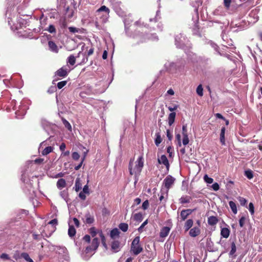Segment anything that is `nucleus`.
Masks as SVG:
<instances>
[{
    "label": "nucleus",
    "instance_id": "c03bdc74",
    "mask_svg": "<svg viewBox=\"0 0 262 262\" xmlns=\"http://www.w3.org/2000/svg\"><path fill=\"white\" fill-rule=\"evenodd\" d=\"M183 144L184 145H186L189 143V138L188 135H185V136H183Z\"/></svg>",
    "mask_w": 262,
    "mask_h": 262
},
{
    "label": "nucleus",
    "instance_id": "393cba45",
    "mask_svg": "<svg viewBox=\"0 0 262 262\" xmlns=\"http://www.w3.org/2000/svg\"><path fill=\"white\" fill-rule=\"evenodd\" d=\"M81 54H82L83 55V59L81 60V61L79 63V64H83L86 63L88 61V57H87L88 55H86L84 53H82L81 52H79L78 53V55L76 56V57H79Z\"/></svg>",
    "mask_w": 262,
    "mask_h": 262
},
{
    "label": "nucleus",
    "instance_id": "9b49d317",
    "mask_svg": "<svg viewBox=\"0 0 262 262\" xmlns=\"http://www.w3.org/2000/svg\"><path fill=\"white\" fill-rule=\"evenodd\" d=\"M201 233V230L198 227H194L191 228L189 231V235L191 237H195L199 235Z\"/></svg>",
    "mask_w": 262,
    "mask_h": 262
},
{
    "label": "nucleus",
    "instance_id": "ddd939ff",
    "mask_svg": "<svg viewBox=\"0 0 262 262\" xmlns=\"http://www.w3.org/2000/svg\"><path fill=\"white\" fill-rule=\"evenodd\" d=\"M208 224L210 226L215 225L219 222V220L216 216H210L208 217Z\"/></svg>",
    "mask_w": 262,
    "mask_h": 262
},
{
    "label": "nucleus",
    "instance_id": "1a4fd4ad",
    "mask_svg": "<svg viewBox=\"0 0 262 262\" xmlns=\"http://www.w3.org/2000/svg\"><path fill=\"white\" fill-rule=\"evenodd\" d=\"M111 249L114 252H117L120 250V243L118 241H114L111 244Z\"/></svg>",
    "mask_w": 262,
    "mask_h": 262
},
{
    "label": "nucleus",
    "instance_id": "a18cd8bd",
    "mask_svg": "<svg viewBox=\"0 0 262 262\" xmlns=\"http://www.w3.org/2000/svg\"><path fill=\"white\" fill-rule=\"evenodd\" d=\"M188 215L184 212V211L183 210L180 213V216L182 221H185L188 217Z\"/></svg>",
    "mask_w": 262,
    "mask_h": 262
},
{
    "label": "nucleus",
    "instance_id": "5701e85b",
    "mask_svg": "<svg viewBox=\"0 0 262 262\" xmlns=\"http://www.w3.org/2000/svg\"><path fill=\"white\" fill-rule=\"evenodd\" d=\"M156 138L155 140V143L156 146H158L162 142V138L161 137L160 133L157 132L156 133Z\"/></svg>",
    "mask_w": 262,
    "mask_h": 262
},
{
    "label": "nucleus",
    "instance_id": "2eb2a0df",
    "mask_svg": "<svg viewBox=\"0 0 262 262\" xmlns=\"http://www.w3.org/2000/svg\"><path fill=\"white\" fill-rule=\"evenodd\" d=\"M191 200V196L189 195H183L179 199V202L181 204H184L186 203H189Z\"/></svg>",
    "mask_w": 262,
    "mask_h": 262
},
{
    "label": "nucleus",
    "instance_id": "5fc2aeb1",
    "mask_svg": "<svg viewBox=\"0 0 262 262\" xmlns=\"http://www.w3.org/2000/svg\"><path fill=\"white\" fill-rule=\"evenodd\" d=\"M210 45L216 51L218 52L219 54H221V53H220L219 51V47L217 46V45L216 44H215V43L214 42H210Z\"/></svg>",
    "mask_w": 262,
    "mask_h": 262
},
{
    "label": "nucleus",
    "instance_id": "b1692460",
    "mask_svg": "<svg viewBox=\"0 0 262 262\" xmlns=\"http://www.w3.org/2000/svg\"><path fill=\"white\" fill-rule=\"evenodd\" d=\"M41 124L42 127L46 131L48 130V128H50V126H51L50 123L45 119L41 120Z\"/></svg>",
    "mask_w": 262,
    "mask_h": 262
},
{
    "label": "nucleus",
    "instance_id": "72a5a7b5",
    "mask_svg": "<svg viewBox=\"0 0 262 262\" xmlns=\"http://www.w3.org/2000/svg\"><path fill=\"white\" fill-rule=\"evenodd\" d=\"M196 93L199 96H202L203 95V89L202 85L200 84L196 88Z\"/></svg>",
    "mask_w": 262,
    "mask_h": 262
},
{
    "label": "nucleus",
    "instance_id": "6e6d98bb",
    "mask_svg": "<svg viewBox=\"0 0 262 262\" xmlns=\"http://www.w3.org/2000/svg\"><path fill=\"white\" fill-rule=\"evenodd\" d=\"M21 258H24L26 261H28L30 259V256L27 253L23 252L21 254Z\"/></svg>",
    "mask_w": 262,
    "mask_h": 262
},
{
    "label": "nucleus",
    "instance_id": "4d7b16f0",
    "mask_svg": "<svg viewBox=\"0 0 262 262\" xmlns=\"http://www.w3.org/2000/svg\"><path fill=\"white\" fill-rule=\"evenodd\" d=\"M211 188L213 190L217 191L220 189V186L217 183H214L212 185Z\"/></svg>",
    "mask_w": 262,
    "mask_h": 262
},
{
    "label": "nucleus",
    "instance_id": "de8ad7c7",
    "mask_svg": "<svg viewBox=\"0 0 262 262\" xmlns=\"http://www.w3.org/2000/svg\"><path fill=\"white\" fill-rule=\"evenodd\" d=\"M72 157L73 160H78L80 158V156H79V154L77 152L75 151L72 153Z\"/></svg>",
    "mask_w": 262,
    "mask_h": 262
},
{
    "label": "nucleus",
    "instance_id": "774afa93",
    "mask_svg": "<svg viewBox=\"0 0 262 262\" xmlns=\"http://www.w3.org/2000/svg\"><path fill=\"white\" fill-rule=\"evenodd\" d=\"M178 107V105L176 104H174L173 106H168V108L170 112H172L173 111L176 110Z\"/></svg>",
    "mask_w": 262,
    "mask_h": 262
},
{
    "label": "nucleus",
    "instance_id": "6e6552de",
    "mask_svg": "<svg viewBox=\"0 0 262 262\" xmlns=\"http://www.w3.org/2000/svg\"><path fill=\"white\" fill-rule=\"evenodd\" d=\"M138 164L136 165L135 169L138 173H140L143 167V159L142 157H140L137 160Z\"/></svg>",
    "mask_w": 262,
    "mask_h": 262
},
{
    "label": "nucleus",
    "instance_id": "412c9836",
    "mask_svg": "<svg viewBox=\"0 0 262 262\" xmlns=\"http://www.w3.org/2000/svg\"><path fill=\"white\" fill-rule=\"evenodd\" d=\"M226 128L223 126L221 128V134H220V141L222 144H225V134Z\"/></svg>",
    "mask_w": 262,
    "mask_h": 262
},
{
    "label": "nucleus",
    "instance_id": "2f4dec72",
    "mask_svg": "<svg viewBox=\"0 0 262 262\" xmlns=\"http://www.w3.org/2000/svg\"><path fill=\"white\" fill-rule=\"evenodd\" d=\"M143 215L141 213H137L134 215V220L137 222H141L143 220Z\"/></svg>",
    "mask_w": 262,
    "mask_h": 262
},
{
    "label": "nucleus",
    "instance_id": "f704fd0d",
    "mask_svg": "<svg viewBox=\"0 0 262 262\" xmlns=\"http://www.w3.org/2000/svg\"><path fill=\"white\" fill-rule=\"evenodd\" d=\"M46 30L48 31L50 33H56V30L55 26L53 25H50L48 29H46Z\"/></svg>",
    "mask_w": 262,
    "mask_h": 262
},
{
    "label": "nucleus",
    "instance_id": "69168bd1",
    "mask_svg": "<svg viewBox=\"0 0 262 262\" xmlns=\"http://www.w3.org/2000/svg\"><path fill=\"white\" fill-rule=\"evenodd\" d=\"M79 197L83 201L86 199L85 193L82 191L80 192L79 194Z\"/></svg>",
    "mask_w": 262,
    "mask_h": 262
},
{
    "label": "nucleus",
    "instance_id": "aec40b11",
    "mask_svg": "<svg viewBox=\"0 0 262 262\" xmlns=\"http://www.w3.org/2000/svg\"><path fill=\"white\" fill-rule=\"evenodd\" d=\"M66 186V182L64 179H60L58 180L57 182V187L58 188L61 189L65 187Z\"/></svg>",
    "mask_w": 262,
    "mask_h": 262
},
{
    "label": "nucleus",
    "instance_id": "bf43d9fd",
    "mask_svg": "<svg viewBox=\"0 0 262 262\" xmlns=\"http://www.w3.org/2000/svg\"><path fill=\"white\" fill-rule=\"evenodd\" d=\"M13 257L15 259V260H17L20 258H21V254L20 255L19 254V253L18 251H16L15 252V253L14 254L13 256Z\"/></svg>",
    "mask_w": 262,
    "mask_h": 262
},
{
    "label": "nucleus",
    "instance_id": "9d476101",
    "mask_svg": "<svg viewBox=\"0 0 262 262\" xmlns=\"http://www.w3.org/2000/svg\"><path fill=\"white\" fill-rule=\"evenodd\" d=\"M48 46L50 51L52 52L57 53L59 51V49L56 43L53 41H48Z\"/></svg>",
    "mask_w": 262,
    "mask_h": 262
},
{
    "label": "nucleus",
    "instance_id": "13d9d810",
    "mask_svg": "<svg viewBox=\"0 0 262 262\" xmlns=\"http://www.w3.org/2000/svg\"><path fill=\"white\" fill-rule=\"evenodd\" d=\"M59 250V253H63L64 254H67L68 253V250L67 248L64 247H60Z\"/></svg>",
    "mask_w": 262,
    "mask_h": 262
},
{
    "label": "nucleus",
    "instance_id": "680f3d73",
    "mask_svg": "<svg viewBox=\"0 0 262 262\" xmlns=\"http://www.w3.org/2000/svg\"><path fill=\"white\" fill-rule=\"evenodd\" d=\"M148 38L149 39H151V40H158V36L156 35V34H150L148 37Z\"/></svg>",
    "mask_w": 262,
    "mask_h": 262
},
{
    "label": "nucleus",
    "instance_id": "4be33fe9",
    "mask_svg": "<svg viewBox=\"0 0 262 262\" xmlns=\"http://www.w3.org/2000/svg\"><path fill=\"white\" fill-rule=\"evenodd\" d=\"M76 234V229L72 225H69L68 229V235L70 237H72L75 236Z\"/></svg>",
    "mask_w": 262,
    "mask_h": 262
},
{
    "label": "nucleus",
    "instance_id": "603ef678",
    "mask_svg": "<svg viewBox=\"0 0 262 262\" xmlns=\"http://www.w3.org/2000/svg\"><path fill=\"white\" fill-rule=\"evenodd\" d=\"M90 233L93 237H94L95 236H96V235L97 234V231H96L95 228H94V227L91 228L90 229Z\"/></svg>",
    "mask_w": 262,
    "mask_h": 262
},
{
    "label": "nucleus",
    "instance_id": "ea45409f",
    "mask_svg": "<svg viewBox=\"0 0 262 262\" xmlns=\"http://www.w3.org/2000/svg\"><path fill=\"white\" fill-rule=\"evenodd\" d=\"M148 220H146L138 228V230L139 232H142L143 231V228L147 224Z\"/></svg>",
    "mask_w": 262,
    "mask_h": 262
},
{
    "label": "nucleus",
    "instance_id": "a211bd4d",
    "mask_svg": "<svg viewBox=\"0 0 262 262\" xmlns=\"http://www.w3.org/2000/svg\"><path fill=\"white\" fill-rule=\"evenodd\" d=\"M176 114L174 112H172L169 114L168 118V124L171 126L174 122Z\"/></svg>",
    "mask_w": 262,
    "mask_h": 262
},
{
    "label": "nucleus",
    "instance_id": "09e8293b",
    "mask_svg": "<svg viewBox=\"0 0 262 262\" xmlns=\"http://www.w3.org/2000/svg\"><path fill=\"white\" fill-rule=\"evenodd\" d=\"M246 218L245 216H242L239 220V224L241 227H243L245 224Z\"/></svg>",
    "mask_w": 262,
    "mask_h": 262
},
{
    "label": "nucleus",
    "instance_id": "8fccbe9b",
    "mask_svg": "<svg viewBox=\"0 0 262 262\" xmlns=\"http://www.w3.org/2000/svg\"><path fill=\"white\" fill-rule=\"evenodd\" d=\"M149 207V202L148 200L145 201L143 203L142 205V208L144 210L147 209Z\"/></svg>",
    "mask_w": 262,
    "mask_h": 262
},
{
    "label": "nucleus",
    "instance_id": "338daca9",
    "mask_svg": "<svg viewBox=\"0 0 262 262\" xmlns=\"http://www.w3.org/2000/svg\"><path fill=\"white\" fill-rule=\"evenodd\" d=\"M82 192H84L85 194H89L90 193L89 192V189L88 185H85L82 190Z\"/></svg>",
    "mask_w": 262,
    "mask_h": 262
},
{
    "label": "nucleus",
    "instance_id": "bb28decb",
    "mask_svg": "<svg viewBox=\"0 0 262 262\" xmlns=\"http://www.w3.org/2000/svg\"><path fill=\"white\" fill-rule=\"evenodd\" d=\"M229 205L233 213L234 214H236L237 210L235 203L231 201L229 202Z\"/></svg>",
    "mask_w": 262,
    "mask_h": 262
},
{
    "label": "nucleus",
    "instance_id": "f257e3e1",
    "mask_svg": "<svg viewBox=\"0 0 262 262\" xmlns=\"http://www.w3.org/2000/svg\"><path fill=\"white\" fill-rule=\"evenodd\" d=\"M143 248L140 244V237L137 236L132 241L130 251L135 255H138L143 251Z\"/></svg>",
    "mask_w": 262,
    "mask_h": 262
},
{
    "label": "nucleus",
    "instance_id": "20e7f679",
    "mask_svg": "<svg viewBox=\"0 0 262 262\" xmlns=\"http://www.w3.org/2000/svg\"><path fill=\"white\" fill-rule=\"evenodd\" d=\"M97 15H101L102 17L103 23H105L108 18V14L110 12L109 9L105 6H102L100 8L97 10Z\"/></svg>",
    "mask_w": 262,
    "mask_h": 262
},
{
    "label": "nucleus",
    "instance_id": "7c9ffc66",
    "mask_svg": "<svg viewBox=\"0 0 262 262\" xmlns=\"http://www.w3.org/2000/svg\"><path fill=\"white\" fill-rule=\"evenodd\" d=\"M245 176L249 180L253 178V172L250 169H248L245 171Z\"/></svg>",
    "mask_w": 262,
    "mask_h": 262
},
{
    "label": "nucleus",
    "instance_id": "79ce46f5",
    "mask_svg": "<svg viewBox=\"0 0 262 262\" xmlns=\"http://www.w3.org/2000/svg\"><path fill=\"white\" fill-rule=\"evenodd\" d=\"M249 210L251 215H253L254 213V207L252 203H250L249 204Z\"/></svg>",
    "mask_w": 262,
    "mask_h": 262
},
{
    "label": "nucleus",
    "instance_id": "c85d7f7f",
    "mask_svg": "<svg viewBox=\"0 0 262 262\" xmlns=\"http://www.w3.org/2000/svg\"><path fill=\"white\" fill-rule=\"evenodd\" d=\"M119 228L123 232L127 231L128 228V224L125 223H121L119 225Z\"/></svg>",
    "mask_w": 262,
    "mask_h": 262
},
{
    "label": "nucleus",
    "instance_id": "423d86ee",
    "mask_svg": "<svg viewBox=\"0 0 262 262\" xmlns=\"http://www.w3.org/2000/svg\"><path fill=\"white\" fill-rule=\"evenodd\" d=\"M158 162L160 164H162L164 165L166 167L167 170H169L170 165L168 160L165 155H162L160 158H158Z\"/></svg>",
    "mask_w": 262,
    "mask_h": 262
},
{
    "label": "nucleus",
    "instance_id": "a19ab883",
    "mask_svg": "<svg viewBox=\"0 0 262 262\" xmlns=\"http://www.w3.org/2000/svg\"><path fill=\"white\" fill-rule=\"evenodd\" d=\"M238 200L242 206H245L247 202V200L243 197H238Z\"/></svg>",
    "mask_w": 262,
    "mask_h": 262
},
{
    "label": "nucleus",
    "instance_id": "58836bf2",
    "mask_svg": "<svg viewBox=\"0 0 262 262\" xmlns=\"http://www.w3.org/2000/svg\"><path fill=\"white\" fill-rule=\"evenodd\" d=\"M236 245H235V244L234 243V242H232L231 243V249L230 251V255H233L235 252H236Z\"/></svg>",
    "mask_w": 262,
    "mask_h": 262
},
{
    "label": "nucleus",
    "instance_id": "4468645a",
    "mask_svg": "<svg viewBox=\"0 0 262 262\" xmlns=\"http://www.w3.org/2000/svg\"><path fill=\"white\" fill-rule=\"evenodd\" d=\"M230 231L228 228H223L221 230V235L224 238H228L230 235Z\"/></svg>",
    "mask_w": 262,
    "mask_h": 262
},
{
    "label": "nucleus",
    "instance_id": "dca6fc26",
    "mask_svg": "<svg viewBox=\"0 0 262 262\" xmlns=\"http://www.w3.org/2000/svg\"><path fill=\"white\" fill-rule=\"evenodd\" d=\"M167 197L168 195L166 196L165 191L161 189L159 196V201H160V203H165L166 202Z\"/></svg>",
    "mask_w": 262,
    "mask_h": 262
},
{
    "label": "nucleus",
    "instance_id": "e433bc0d",
    "mask_svg": "<svg viewBox=\"0 0 262 262\" xmlns=\"http://www.w3.org/2000/svg\"><path fill=\"white\" fill-rule=\"evenodd\" d=\"M204 180L206 183L208 184H211L213 182V179L210 177H209L207 174H205L204 176Z\"/></svg>",
    "mask_w": 262,
    "mask_h": 262
},
{
    "label": "nucleus",
    "instance_id": "864d4df0",
    "mask_svg": "<svg viewBox=\"0 0 262 262\" xmlns=\"http://www.w3.org/2000/svg\"><path fill=\"white\" fill-rule=\"evenodd\" d=\"M160 11L159 10H158L156 12V16L155 18H150V21H157L160 18Z\"/></svg>",
    "mask_w": 262,
    "mask_h": 262
},
{
    "label": "nucleus",
    "instance_id": "4c0bfd02",
    "mask_svg": "<svg viewBox=\"0 0 262 262\" xmlns=\"http://www.w3.org/2000/svg\"><path fill=\"white\" fill-rule=\"evenodd\" d=\"M62 122L66 128H67L69 130H71L72 127L70 123L65 119H62Z\"/></svg>",
    "mask_w": 262,
    "mask_h": 262
},
{
    "label": "nucleus",
    "instance_id": "e2e57ef3",
    "mask_svg": "<svg viewBox=\"0 0 262 262\" xmlns=\"http://www.w3.org/2000/svg\"><path fill=\"white\" fill-rule=\"evenodd\" d=\"M166 136L169 141H171L172 139V135L171 134L169 129L166 130Z\"/></svg>",
    "mask_w": 262,
    "mask_h": 262
},
{
    "label": "nucleus",
    "instance_id": "39448f33",
    "mask_svg": "<svg viewBox=\"0 0 262 262\" xmlns=\"http://www.w3.org/2000/svg\"><path fill=\"white\" fill-rule=\"evenodd\" d=\"M99 245V242L98 238H94L90 246L87 247L85 249V252L86 253H91L92 251L96 250Z\"/></svg>",
    "mask_w": 262,
    "mask_h": 262
},
{
    "label": "nucleus",
    "instance_id": "f8f14e48",
    "mask_svg": "<svg viewBox=\"0 0 262 262\" xmlns=\"http://www.w3.org/2000/svg\"><path fill=\"white\" fill-rule=\"evenodd\" d=\"M170 230V228L169 227H164L161 229L160 231V236L162 238L166 237L168 235Z\"/></svg>",
    "mask_w": 262,
    "mask_h": 262
},
{
    "label": "nucleus",
    "instance_id": "c9c22d12",
    "mask_svg": "<svg viewBox=\"0 0 262 262\" xmlns=\"http://www.w3.org/2000/svg\"><path fill=\"white\" fill-rule=\"evenodd\" d=\"M85 217H86L85 222L86 224H91L94 222V217H91L89 214H87L85 216Z\"/></svg>",
    "mask_w": 262,
    "mask_h": 262
},
{
    "label": "nucleus",
    "instance_id": "49530a36",
    "mask_svg": "<svg viewBox=\"0 0 262 262\" xmlns=\"http://www.w3.org/2000/svg\"><path fill=\"white\" fill-rule=\"evenodd\" d=\"M231 0H224V5L225 7L228 9L230 7Z\"/></svg>",
    "mask_w": 262,
    "mask_h": 262
},
{
    "label": "nucleus",
    "instance_id": "473e14b6",
    "mask_svg": "<svg viewBox=\"0 0 262 262\" xmlns=\"http://www.w3.org/2000/svg\"><path fill=\"white\" fill-rule=\"evenodd\" d=\"M68 29H69V31L72 33H81L82 32L80 29L77 28L76 27H69Z\"/></svg>",
    "mask_w": 262,
    "mask_h": 262
},
{
    "label": "nucleus",
    "instance_id": "3c124183",
    "mask_svg": "<svg viewBox=\"0 0 262 262\" xmlns=\"http://www.w3.org/2000/svg\"><path fill=\"white\" fill-rule=\"evenodd\" d=\"M85 158V156L84 155L83 157V158H82L81 162L78 165H77L75 167V169L76 170H79L80 168V167H81V166H82V165L83 164V162Z\"/></svg>",
    "mask_w": 262,
    "mask_h": 262
},
{
    "label": "nucleus",
    "instance_id": "c756f323",
    "mask_svg": "<svg viewBox=\"0 0 262 262\" xmlns=\"http://www.w3.org/2000/svg\"><path fill=\"white\" fill-rule=\"evenodd\" d=\"M53 149V147L51 146H47L42 151V155L43 156H46L52 152Z\"/></svg>",
    "mask_w": 262,
    "mask_h": 262
},
{
    "label": "nucleus",
    "instance_id": "cd10ccee",
    "mask_svg": "<svg viewBox=\"0 0 262 262\" xmlns=\"http://www.w3.org/2000/svg\"><path fill=\"white\" fill-rule=\"evenodd\" d=\"M76 58L73 55H71L69 56L67 60V62L70 65L73 66L75 63Z\"/></svg>",
    "mask_w": 262,
    "mask_h": 262
},
{
    "label": "nucleus",
    "instance_id": "7ed1b4c3",
    "mask_svg": "<svg viewBox=\"0 0 262 262\" xmlns=\"http://www.w3.org/2000/svg\"><path fill=\"white\" fill-rule=\"evenodd\" d=\"M176 181V179L170 175L167 176L163 181V184L166 188V196L168 195L169 189L172 186Z\"/></svg>",
    "mask_w": 262,
    "mask_h": 262
},
{
    "label": "nucleus",
    "instance_id": "37998d69",
    "mask_svg": "<svg viewBox=\"0 0 262 262\" xmlns=\"http://www.w3.org/2000/svg\"><path fill=\"white\" fill-rule=\"evenodd\" d=\"M67 83V81H62L59 82L57 83V88L59 89H61L63 86H64L66 85Z\"/></svg>",
    "mask_w": 262,
    "mask_h": 262
},
{
    "label": "nucleus",
    "instance_id": "f03ea898",
    "mask_svg": "<svg viewBox=\"0 0 262 262\" xmlns=\"http://www.w3.org/2000/svg\"><path fill=\"white\" fill-rule=\"evenodd\" d=\"M188 41L187 38L182 33L177 35L175 37V45L177 48H183Z\"/></svg>",
    "mask_w": 262,
    "mask_h": 262
},
{
    "label": "nucleus",
    "instance_id": "0eeeda50",
    "mask_svg": "<svg viewBox=\"0 0 262 262\" xmlns=\"http://www.w3.org/2000/svg\"><path fill=\"white\" fill-rule=\"evenodd\" d=\"M68 75V69L66 67H62L56 72L55 76L64 77Z\"/></svg>",
    "mask_w": 262,
    "mask_h": 262
},
{
    "label": "nucleus",
    "instance_id": "0e129e2a",
    "mask_svg": "<svg viewBox=\"0 0 262 262\" xmlns=\"http://www.w3.org/2000/svg\"><path fill=\"white\" fill-rule=\"evenodd\" d=\"M176 139L178 142V144L179 146H181V135L180 134H178L176 135Z\"/></svg>",
    "mask_w": 262,
    "mask_h": 262
},
{
    "label": "nucleus",
    "instance_id": "a878e982",
    "mask_svg": "<svg viewBox=\"0 0 262 262\" xmlns=\"http://www.w3.org/2000/svg\"><path fill=\"white\" fill-rule=\"evenodd\" d=\"M81 189V184L80 179L77 178L75 181V190L76 192L79 191Z\"/></svg>",
    "mask_w": 262,
    "mask_h": 262
},
{
    "label": "nucleus",
    "instance_id": "6ab92c4d",
    "mask_svg": "<svg viewBox=\"0 0 262 262\" xmlns=\"http://www.w3.org/2000/svg\"><path fill=\"white\" fill-rule=\"evenodd\" d=\"M120 232L117 228H114L111 231L110 236L111 238L115 239L116 237H118Z\"/></svg>",
    "mask_w": 262,
    "mask_h": 262
},
{
    "label": "nucleus",
    "instance_id": "f3484780",
    "mask_svg": "<svg viewBox=\"0 0 262 262\" xmlns=\"http://www.w3.org/2000/svg\"><path fill=\"white\" fill-rule=\"evenodd\" d=\"M193 221L192 219L187 220L184 225V229L185 231H188L192 226Z\"/></svg>",
    "mask_w": 262,
    "mask_h": 262
},
{
    "label": "nucleus",
    "instance_id": "052dcab7",
    "mask_svg": "<svg viewBox=\"0 0 262 262\" xmlns=\"http://www.w3.org/2000/svg\"><path fill=\"white\" fill-rule=\"evenodd\" d=\"M182 135H183V136H185V135H188L186 124H184L182 126Z\"/></svg>",
    "mask_w": 262,
    "mask_h": 262
}]
</instances>
